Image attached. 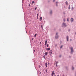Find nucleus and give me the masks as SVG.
Instances as JSON below:
<instances>
[{"label": "nucleus", "mask_w": 76, "mask_h": 76, "mask_svg": "<svg viewBox=\"0 0 76 76\" xmlns=\"http://www.w3.org/2000/svg\"><path fill=\"white\" fill-rule=\"evenodd\" d=\"M66 4H68V2H67V1L66 2Z\"/></svg>", "instance_id": "19"}, {"label": "nucleus", "mask_w": 76, "mask_h": 76, "mask_svg": "<svg viewBox=\"0 0 76 76\" xmlns=\"http://www.w3.org/2000/svg\"><path fill=\"white\" fill-rule=\"evenodd\" d=\"M36 9H37V7H36Z\"/></svg>", "instance_id": "37"}, {"label": "nucleus", "mask_w": 76, "mask_h": 76, "mask_svg": "<svg viewBox=\"0 0 76 76\" xmlns=\"http://www.w3.org/2000/svg\"><path fill=\"white\" fill-rule=\"evenodd\" d=\"M63 76H64V75H63Z\"/></svg>", "instance_id": "44"}, {"label": "nucleus", "mask_w": 76, "mask_h": 76, "mask_svg": "<svg viewBox=\"0 0 76 76\" xmlns=\"http://www.w3.org/2000/svg\"><path fill=\"white\" fill-rule=\"evenodd\" d=\"M69 9H70V6L69 5Z\"/></svg>", "instance_id": "15"}, {"label": "nucleus", "mask_w": 76, "mask_h": 76, "mask_svg": "<svg viewBox=\"0 0 76 76\" xmlns=\"http://www.w3.org/2000/svg\"><path fill=\"white\" fill-rule=\"evenodd\" d=\"M53 2H54V1H55V0H53Z\"/></svg>", "instance_id": "31"}, {"label": "nucleus", "mask_w": 76, "mask_h": 76, "mask_svg": "<svg viewBox=\"0 0 76 76\" xmlns=\"http://www.w3.org/2000/svg\"><path fill=\"white\" fill-rule=\"evenodd\" d=\"M47 40H45V45H47Z\"/></svg>", "instance_id": "3"}, {"label": "nucleus", "mask_w": 76, "mask_h": 76, "mask_svg": "<svg viewBox=\"0 0 76 76\" xmlns=\"http://www.w3.org/2000/svg\"><path fill=\"white\" fill-rule=\"evenodd\" d=\"M71 22H73V18H72L71 19Z\"/></svg>", "instance_id": "8"}, {"label": "nucleus", "mask_w": 76, "mask_h": 76, "mask_svg": "<svg viewBox=\"0 0 76 76\" xmlns=\"http://www.w3.org/2000/svg\"><path fill=\"white\" fill-rule=\"evenodd\" d=\"M26 32L27 33V31H26Z\"/></svg>", "instance_id": "45"}, {"label": "nucleus", "mask_w": 76, "mask_h": 76, "mask_svg": "<svg viewBox=\"0 0 76 76\" xmlns=\"http://www.w3.org/2000/svg\"><path fill=\"white\" fill-rule=\"evenodd\" d=\"M57 64H58V62L57 61V62H56V66H57Z\"/></svg>", "instance_id": "7"}, {"label": "nucleus", "mask_w": 76, "mask_h": 76, "mask_svg": "<svg viewBox=\"0 0 76 76\" xmlns=\"http://www.w3.org/2000/svg\"><path fill=\"white\" fill-rule=\"evenodd\" d=\"M46 50H50V48H48L46 49Z\"/></svg>", "instance_id": "11"}, {"label": "nucleus", "mask_w": 76, "mask_h": 76, "mask_svg": "<svg viewBox=\"0 0 76 76\" xmlns=\"http://www.w3.org/2000/svg\"><path fill=\"white\" fill-rule=\"evenodd\" d=\"M37 19H38V17H37Z\"/></svg>", "instance_id": "32"}, {"label": "nucleus", "mask_w": 76, "mask_h": 76, "mask_svg": "<svg viewBox=\"0 0 76 76\" xmlns=\"http://www.w3.org/2000/svg\"><path fill=\"white\" fill-rule=\"evenodd\" d=\"M37 17H38V14H37Z\"/></svg>", "instance_id": "26"}, {"label": "nucleus", "mask_w": 76, "mask_h": 76, "mask_svg": "<svg viewBox=\"0 0 76 76\" xmlns=\"http://www.w3.org/2000/svg\"><path fill=\"white\" fill-rule=\"evenodd\" d=\"M67 21H69V19H68H68H67Z\"/></svg>", "instance_id": "27"}, {"label": "nucleus", "mask_w": 76, "mask_h": 76, "mask_svg": "<svg viewBox=\"0 0 76 76\" xmlns=\"http://www.w3.org/2000/svg\"><path fill=\"white\" fill-rule=\"evenodd\" d=\"M48 64H50V63H48Z\"/></svg>", "instance_id": "41"}, {"label": "nucleus", "mask_w": 76, "mask_h": 76, "mask_svg": "<svg viewBox=\"0 0 76 76\" xmlns=\"http://www.w3.org/2000/svg\"><path fill=\"white\" fill-rule=\"evenodd\" d=\"M42 20V17H40V20Z\"/></svg>", "instance_id": "14"}, {"label": "nucleus", "mask_w": 76, "mask_h": 76, "mask_svg": "<svg viewBox=\"0 0 76 76\" xmlns=\"http://www.w3.org/2000/svg\"><path fill=\"white\" fill-rule=\"evenodd\" d=\"M56 3H57L58 2H56Z\"/></svg>", "instance_id": "40"}, {"label": "nucleus", "mask_w": 76, "mask_h": 76, "mask_svg": "<svg viewBox=\"0 0 76 76\" xmlns=\"http://www.w3.org/2000/svg\"><path fill=\"white\" fill-rule=\"evenodd\" d=\"M34 3H35V2H34V1H33L32 2V3L33 4H34Z\"/></svg>", "instance_id": "20"}, {"label": "nucleus", "mask_w": 76, "mask_h": 76, "mask_svg": "<svg viewBox=\"0 0 76 76\" xmlns=\"http://www.w3.org/2000/svg\"><path fill=\"white\" fill-rule=\"evenodd\" d=\"M41 44V42H40V44Z\"/></svg>", "instance_id": "30"}, {"label": "nucleus", "mask_w": 76, "mask_h": 76, "mask_svg": "<svg viewBox=\"0 0 76 76\" xmlns=\"http://www.w3.org/2000/svg\"><path fill=\"white\" fill-rule=\"evenodd\" d=\"M54 71H52V74H51V76H53L54 75Z\"/></svg>", "instance_id": "2"}, {"label": "nucleus", "mask_w": 76, "mask_h": 76, "mask_svg": "<svg viewBox=\"0 0 76 76\" xmlns=\"http://www.w3.org/2000/svg\"><path fill=\"white\" fill-rule=\"evenodd\" d=\"M51 54H52V53H50L49 54H50V55L51 56Z\"/></svg>", "instance_id": "22"}, {"label": "nucleus", "mask_w": 76, "mask_h": 76, "mask_svg": "<svg viewBox=\"0 0 76 76\" xmlns=\"http://www.w3.org/2000/svg\"><path fill=\"white\" fill-rule=\"evenodd\" d=\"M37 36V34H35V35H34V37H36Z\"/></svg>", "instance_id": "16"}, {"label": "nucleus", "mask_w": 76, "mask_h": 76, "mask_svg": "<svg viewBox=\"0 0 76 76\" xmlns=\"http://www.w3.org/2000/svg\"><path fill=\"white\" fill-rule=\"evenodd\" d=\"M71 52H73V48H72V47L71 48Z\"/></svg>", "instance_id": "5"}, {"label": "nucleus", "mask_w": 76, "mask_h": 76, "mask_svg": "<svg viewBox=\"0 0 76 76\" xmlns=\"http://www.w3.org/2000/svg\"><path fill=\"white\" fill-rule=\"evenodd\" d=\"M53 53V51H52V50H51L50 51V53Z\"/></svg>", "instance_id": "12"}, {"label": "nucleus", "mask_w": 76, "mask_h": 76, "mask_svg": "<svg viewBox=\"0 0 76 76\" xmlns=\"http://www.w3.org/2000/svg\"><path fill=\"white\" fill-rule=\"evenodd\" d=\"M57 76H59V75H57Z\"/></svg>", "instance_id": "42"}, {"label": "nucleus", "mask_w": 76, "mask_h": 76, "mask_svg": "<svg viewBox=\"0 0 76 76\" xmlns=\"http://www.w3.org/2000/svg\"><path fill=\"white\" fill-rule=\"evenodd\" d=\"M63 20L64 21V22H65V19H64Z\"/></svg>", "instance_id": "24"}, {"label": "nucleus", "mask_w": 76, "mask_h": 76, "mask_svg": "<svg viewBox=\"0 0 76 76\" xmlns=\"http://www.w3.org/2000/svg\"><path fill=\"white\" fill-rule=\"evenodd\" d=\"M47 54H48V52H45V56H47Z\"/></svg>", "instance_id": "6"}, {"label": "nucleus", "mask_w": 76, "mask_h": 76, "mask_svg": "<svg viewBox=\"0 0 76 76\" xmlns=\"http://www.w3.org/2000/svg\"><path fill=\"white\" fill-rule=\"evenodd\" d=\"M48 45H48V44H47V47H48Z\"/></svg>", "instance_id": "23"}, {"label": "nucleus", "mask_w": 76, "mask_h": 76, "mask_svg": "<svg viewBox=\"0 0 76 76\" xmlns=\"http://www.w3.org/2000/svg\"><path fill=\"white\" fill-rule=\"evenodd\" d=\"M66 39L67 40V41H69V36H67L66 37Z\"/></svg>", "instance_id": "4"}, {"label": "nucleus", "mask_w": 76, "mask_h": 76, "mask_svg": "<svg viewBox=\"0 0 76 76\" xmlns=\"http://www.w3.org/2000/svg\"><path fill=\"white\" fill-rule=\"evenodd\" d=\"M61 55H60V57H61Z\"/></svg>", "instance_id": "36"}, {"label": "nucleus", "mask_w": 76, "mask_h": 76, "mask_svg": "<svg viewBox=\"0 0 76 76\" xmlns=\"http://www.w3.org/2000/svg\"><path fill=\"white\" fill-rule=\"evenodd\" d=\"M35 10H37V9H36V8H35Z\"/></svg>", "instance_id": "35"}, {"label": "nucleus", "mask_w": 76, "mask_h": 76, "mask_svg": "<svg viewBox=\"0 0 76 76\" xmlns=\"http://www.w3.org/2000/svg\"><path fill=\"white\" fill-rule=\"evenodd\" d=\"M43 57L44 58L45 60V56H44Z\"/></svg>", "instance_id": "18"}, {"label": "nucleus", "mask_w": 76, "mask_h": 76, "mask_svg": "<svg viewBox=\"0 0 76 76\" xmlns=\"http://www.w3.org/2000/svg\"><path fill=\"white\" fill-rule=\"evenodd\" d=\"M72 70H74V68H73V67H72Z\"/></svg>", "instance_id": "21"}, {"label": "nucleus", "mask_w": 76, "mask_h": 76, "mask_svg": "<svg viewBox=\"0 0 76 76\" xmlns=\"http://www.w3.org/2000/svg\"><path fill=\"white\" fill-rule=\"evenodd\" d=\"M72 41V39H70V41Z\"/></svg>", "instance_id": "34"}, {"label": "nucleus", "mask_w": 76, "mask_h": 76, "mask_svg": "<svg viewBox=\"0 0 76 76\" xmlns=\"http://www.w3.org/2000/svg\"><path fill=\"white\" fill-rule=\"evenodd\" d=\"M30 34H31V32H30Z\"/></svg>", "instance_id": "38"}, {"label": "nucleus", "mask_w": 76, "mask_h": 76, "mask_svg": "<svg viewBox=\"0 0 76 76\" xmlns=\"http://www.w3.org/2000/svg\"><path fill=\"white\" fill-rule=\"evenodd\" d=\"M45 65L46 67H47V63H46L45 64Z\"/></svg>", "instance_id": "10"}, {"label": "nucleus", "mask_w": 76, "mask_h": 76, "mask_svg": "<svg viewBox=\"0 0 76 76\" xmlns=\"http://www.w3.org/2000/svg\"><path fill=\"white\" fill-rule=\"evenodd\" d=\"M56 5L57 6V4H56Z\"/></svg>", "instance_id": "39"}, {"label": "nucleus", "mask_w": 76, "mask_h": 76, "mask_svg": "<svg viewBox=\"0 0 76 76\" xmlns=\"http://www.w3.org/2000/svg\"><path fill=\"white\" fill-rule=\"evenodd\" d=\"M34 52H35V50H34Z\"/></svg>", "instance_id": "33"}, {"label": "nucleus", "mask_w": 76, "mask_h": 76, "mask_svg": "<svg viewBox=\"0 0 76 76\" xmlns=\"http://www.w3.org/2000/svg\"><path fill=\"white\" fill-rule=\"evenodd\" d=\"M63 26H66V24L65 23H63Z\"/></svg>", "instance_id": "9"}, {"label": "nucleus", "mask_w": 76, "mask_h": 76, "mask_svg": "<svg viewBox=\"0 0 76 76\" xmlns=\"http://www.w3.org/2000/svg\"><path fill=\"white\" fill-rule=\"evenodd\" d=\"M54 76H56V74L55 73H54Z\"/></svg>", "instance_id": "29"}, {"label": "nucleus", "mask_w": 76, "mask_h": 76, "mask_svg": "<svg viewBox=\"0 0 76 76\" xmlns=\"http://www.w3.org/2000/svg\"><path fill=\"white\" fill-rule=\"evenodd\" d=\"M39 67H40V66H39Z\"/></svg>", "instance_id": "43"}, {"label": "nucleus", "mask_w": 76, "mask_h": 76, "mask_svg": "<svg viewBox=\"0 0 76 76\" xmlns=\"http://www.w3.org/2000/svg\"><path fill=\"white\" fill-rule=\"evenodd\" d=\"M58 34V33H56V36L55 38L56 39H57V38H58V36L57 35Z\"/></svg>", "instance_id": "1"}, {"label": "nucleus", "mask_w": 76, "mask_h": 76, "mask_svg": "<svg viewBox=\"0 0 76 76\" xmlns=\"http://www.w3.org/2000/svg\"><path fill=\"white\" fill-rule=\"evenodd\" d=\"M63 47V45H62L61 46V48H62Z\"/></svg>", "instance_id": "17"}, {"label": "nucleus", "mask_w": 76, "mask_h": 76, "mask_svg": "<svg viewBox=\"0 0 76 76\" xmlns=\"http://www.w3.org/2000/svg\"><path fill=\"white\" fill-rule=\"evenodd\" d=\"M72 10H73V7H72Z\"/></svg>", "instance_id": "25"}, {"label": "nucleus", "mask_w": 76, "mask_h": 76, "mask_svg": "<svg viewBox=\"0 0 76 76\" xmlns=\"http://www.w3.org/2000/svg\"><path fill=\"white\" fill-rule=\"evenodd\" d=\"M42 26H43L42 25H41V27L42 29H43V27H42Z\"/></svg>", "instance_id": "13"}, {"label": "nucleus", "mask_w": 76, "mask_h": 76, "mask_svg": "<svg viewBox=\"0 0 76 76\" xmlns=\"http://www.w3.org/2000/svg\"><path fill=\"white\" fill-rule=\"evenodd\" d=\"M51 13H52V11H51L50 12V14H51Z\"/></svg>", "instance_id": "28"}]
</instances>
